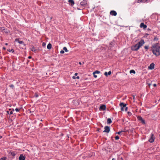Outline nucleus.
<instances>
[{"instance_id": "nucleus-1", "label": "nucleus", "mask_w": 160, "mask_h": 160, "mask_svg": "<svg viewBox=\"0 0 160 160\" xmlns=\"http://www.w3.org/2000/svg\"><path fill=\"white\" fill-rule=\"evenodd\" d=\"M151 50L153 54L156 56L160 55V44L156 43L152 45Z\"/></svg>"}, {"instance_id": "nucleus-2", "label": "nucleus", "mask_w": 160, "mask_h": 160, "mask_svg": "<svg viewBox=\"0 0 160 160\" xmlns=\"http://www.w3.org/2000/svg\"><path fill=\"white\" fill-rule=\"evenodd\" d=\"M144 43V40L142 39L138 43L132 46L131 49L133 51H137Z\"/></svg>"}, {"instance_id": "nucleus-3", "label": "nucleus", "mask_w": 160, "mask_h": 160, "mask_svg": "<svg viewBox=\"0 0 160 160\" xmlns=\"http://www.w3.org/2000/svg\"><path fill=\"white\" fill-rule=\"evenodd\" d=\"M120 106L121 107V110L123 111L124 108L126 106V104L124 103L123 102H121L120 103Z\"/></svg>"}, {"instance_id": "nucleus-4", "label": "nucleus", "mask_w": 160, "mask_h": 160, "mask_svg": "<svg viewBox=\"0 0 160 160\" xmlns=\"http://www.w3.org/2000/svg\"><path fill=\"white\" fill-rule=\"evenodd\" d=\"M154 139L155 138L154 136V135L152 133L151 134L150 138L148 140V141L151 143H152L154 142Z\"/></svg>"}, {"instance_id": "nucleus-5", "label": "nucleus", "mask_w": 160, "mask_h": 160, "mask_svg": "<svg viewBox=\"0 0 160 160\" xmlns=\"http://www.w3.org/2000/svg\"><path fill=\"white\" fill-rule=\"evenodd\" d=\"M105 130L103 131L104 132L108 133L110 131V127L108 126H106L104 128Z\"/></svg>"}, {"instance_id": "nucleus-6", "label": "nucleus", "mask_w": 160, "mask_h": 160, "mask_svg": "<svg viewBox=\"0 0 160 160\" xmlns=\"http://www.w3.org/2000/svg\"><path fill=\"white\" fill-rule=\"evenodd\" d=\"M140 27L141 28H143L144 29H145L147 28V26L146 25L144 24L143 23H141L140 25Z\"/></svg>"}, {"instance_id": "nucleus-7", "label": "nucleus", "mask_w": 160, "mask_h": 160, "mask_svg": "<svg viewBox=\"0 0 160 160\" xmlns=\"http://www.w3.org/2000/svg\"><path fill=\"white\" fill-rule=\"evenodd\" d=\"M138 120L141 121L143 124H145V121L141 116H138Z\"/></svg>"}, {"instance_id": "nucleus-8", "label": "nucleus", "mask_w": 160, "mask_h": 160, "mask_svg": "<svg viewBox=\"0 0 160 160\" xmlns=\"http://www.w3.org/2000/svg\"><path fill=\"white\" fill-rule=\"evenodd\" d=\"M154 64L152 63L148 67V68L152 70L154 68Z\"/></svg>"}, {"instance_id": "nucleus-9", "label": "nucleus", "mask_w": 160, "mask_h": 160, "mask_svg": "<svg viewBox=\"0 0 160 160\" xmlns=\"http://www.w3.org/2000/svg\"><path fill=\"white\" fill-rule=\"evenodd\" d=\"M87 3V1L86 0H83L80 2V4L82 6H84Z\"/></svg>"}, {"instance_id": "nucleus-10", "label": "nucleus", "mask_w": 160, "mask_h": 160, "mask_svg": "<svg viewBox=\"0 0 160 160\" xmlns=\"http://www.w3.org/2000/svg\"><path fill=\"white\" fill-rule=\"evenodd\" d=\"M25 157L23 154L20 155L19 158V160H25Z\"/></svg>"}, {"instance_id": "nucleus-11", "label": "nucleus", "mask_w": 160, "mask_h": 160, "mask_svg": "<svg viewBox=\"0 0 160 160\" xmlns=\"http://www.w3.org/2000/svg\"><path fill=\"white\" fill-rule=\"evenodd\" d=\"M110 14L114 16H116L117 15V13L115 11L113 10L111 11Z\"/></svg>"}, {"instance_id": "nucleus-12", "label": "nucleus", "mask_w": 160, "mask_h": 160, "mask_svg": "<svg viewBox=\"0 0 160 160\" xmlns=\"http://www.w3.org/2000/svg\"><path fill=\"white\" fill-rule=\"evenodd\" d=\"M106 107L105 105H102L100 106V109L102 110H105L106 109Z\"/></svg>"}, {"instance_id": "nucleus-13", "label": "nucleus", "mask_w": 160, "mask_h": 160, "mask_svg": "<svg viewBox=\"0 0 160 160\" xmlns=\"http://www.w3.org/2000/svg\"><path fill=\"white\" fill-rule=\"evenodd\" d=\"M148 1V0H138V3L140 2H146Z\"/></svg>"}, {"instance_id": "nucleus-14", "label": "nucleus", "mask_w": 160, "mask_h": 160, "mask_svg": "<svg viewBox=\"0 0 160 160\" xmlns=\"http://www.w3.org/2000/svg\"><path fill=\"white\" fill-rule=\"evenodd\" d=\"M68 2L71 3V5L72 6L74 4V2L73 0H68Z\"/></svg>"}, {"instance_id": "nucleus-15", "label": "nucleus", "mask_w": 160, "mask_h": 160, "mask_svg": "<svg viewBox=\"0 0 160 160\" xmlns=\"http://www.w3.org/2000/svg\"><path fill=\"white\" fill-rule=\"evenodd\" d=\"M3 32H5L6 33H9L10 32V31L7 29L5 28L4 29Z\"/></svg>"}, {"instance_id": "nucleus-16", "label": "nucleus", "mask_w": 160, "mask_h": 160, "mask_svg": "<svg viewBox=\"0 0 160 160\" xmlns=\"http://www.w3.org/2000/svg\"><path fill=\"white\" fill-rule=\"evenodd\" d=\"M111 73V71H109L108 73L107 72H105L104 75H105L106 76H107L108 75H110Z\"/></svg>"}, {"instance_id": "nucleus-17", "label": "nucleus", "mask_w": 160, "mask_h": 160, "mask_svg": "<svg viewBox=\"0 0 160 160\" xmlns=\"http://www.w3.org/2000/svg\"><path fill=\"white\" fill-rule=\"evenodd\" d=\"M15 41L16 42H17L18 43H19L20 44H22L23 43V42L22 41H19V40L17 38L15 40Z\"/></svg>"}, {"instance_id": "nucleus-18", "label": "nucleus", "mask_w": 160, "mask_h": 160, "mask_svg": "<svg viewBox=\"0 0 160 160\" xmlns=\"http://www.w3.org/2000/svg\"><path fill=\"white\" fill-rule=\"evenodd\" d=\"M7 112L8 114L11 115L13 113L12 111L11 110V109H9V111H7Z\"/></svg>"}, {"instance_id": "nucleus-19", "label": "nucleus", "mask_w": 160, "mask_h": 160, "mask_svg": "<svg viewBox=\"0 0 160 160\" xmlns=\"http://www.w3.org/2000/svg\"><path fill=\"white\" fill-rule=\"evenodd\" d=\"M107 123L108 124H110L112 122V120L110 118H108L107 119Z\"/></svg>"}, {"instance_id": "nucleus-20", "label": "nucleus", "mask_w": 160, "mask_h": 160, "mask_svg": "<svg viewBox=\"0 0 160 160\" xmlns=\"http://www.w3.org/2000/svg\"><path fill=\"white\" fill-rule=\"evenodd\" d=\"M10 153L12 156H14L16 154V153L14 152H10Z\"/></svg>"}, {"instance_id": "nucleus-21", "label": "nucleus", "mask_w": 160, "mask_h": 160, "mask_svg": "<svg viewBox=\"0 0 160 160\" xmlns=\"http://www.w3.org/2000/svg\"><path fill=\"white\" fill-rule=\"evenodd\" d=\"M9 87H10V88H11L12 89H13L14 88V85L12 84H11L9 85Z\"/></svg>"}, {"instance_id": "nucleus-22", "label": "nucleus", "mask_w": 160, "mask_h": 160, "mask_svg": "<svg viewBox=\"0 0 160 160\" xmlns=\"http://www.w3.org/2000/svg\"><path fill=\"white\" fill-rule=\"evenodd\" d=\"M31 50L33 52H35L36 51V49L33 47L31 48Z\"/></svg>"}, {"instance_id": "nucleus-23", "label": "nucleus", "mask_w": 160, "mask_h": 160, "mask_svg": "<svg viewBox=\"0 0 160 160\" xmlns=\"http://www.w3.org/2000/svg\"><path fill=\"white\" fill-rule=\"evenodd\" d=\"M130 73H133L135 74V71L133 70H132L130 71Z\"/></svg>"}, {"instance_id": "nucleus-24", "label": "nucleus", "mask_w": 160, "mask_h": 160, "mask_svg": "<svg viewBox=\"0 0 160 160\" xmlns=\"http://www.w3.org/2000/svg\"><path fill=\"white\" fill-rule=\"evenodd\" d=\"M63 49L66 52H68V50L67 49V48L66 47H64L63 48Z\"/></svg>"}, {"instance_id": "nucleus-25", "label": "nucleus", "mask_w": 160, "mask_h": 160, "mask_svg": "<svg viewBox=\"0 0 160 160\" xmlns=\"http://www.w3.org/2000/svg\"><path fill=\"white\" fill-rule=\"evenodd\" d=\"M100 73V72L98 71H96L93 72V74H99Z\"/></svg>"}, {"instance_id": "nucleus-26", "label": "nucleus", "mask_w": 160, "mask_h": 160, "mask_svg": "<svg viewBox=\"0 0 160 160\" xmlns=\"http://www.w3.org/2000/svg\"><path fill=\"white\" fill-rule=\"evenodd\" d=\"M39 95H38V93H35V94H34V96L36 97V98H38V97Z\"/></svg>"}, {"instance_id": "nucleus-27", "label": "nucleus", "mask_w": 160, "mask_h": 160, "mask_svg": "<svg viewBox=\"0 0 160 160\" xmlns=\"http://www.w3.org/2000/svg\"><path fill=\"white\" fill-rule=\"evenodd\" d=\"M4 29L5 28L4 27L0 28V31L3 32Z\"/></svg>"}, {"instance_id": "nucleus-28", "label": "nucleus", "mask_w": 160, "mask_h": 160, "mask_svg": "<svg viewBox=\"0 0 160 160\" xmlns=\"http://www.w3.org/2000/svg\"><path fill=\"white\" fill-rule=\"evenodd\" d=\"M47 48L48 49H50V43H49L47 46Z\"/></svg>"}, {"instance_id": "nucleus-29", "label": "nucleus", "mask_w": 160, "mask_h": 160, "mask_svg": "<svg viewBox=\"0 0 160 160\" xmlns=\"http://www.w3.org/2000/svg\"><path fill=\"white\" fill-rule=\"evenodd\" d=\"M115 140H118V139H119V137L118 136H117L115 137Z\"/></svg>"}, {"instance_id": "nucleus-30", "label": "nucleus", "mask_w": 160, "mask_h": 160, "mask_svg": "<svg viewBox=\"0 0 160 160\" xmlns=\"http://www.w3.org/2000/svg\"><path fill=\"white\" fill-rule=\"evenodd\" d=\"M46 45V43L44 42H43L42 43V46L43 47H45Z\"/></svg>"}, {"instance_id": "nucleus-31", "label": "nucleus", "mask_w": 160, "mask_h": 160, "mask_svg": "<svg viewBox=\"0 0 160 160\" xmlns=\"http://www.w3.org/2000/svg\"><path fill=\"white\" fill-rule=\"evenodd\" d=\"M15 110L16 112H19L20 111V109H18V108H16L15 109Z\"/></svg>"}, {"instance_id": "nucleus-32", "label": "nucleus", "mask_w": 160, "mask_h": 160, "mask_svg": "<svg viewBox=\"0 0 160 160\" xmlns=\"http://www.w3.org/2000/svg\"><path fill=\"white\" fill-rule=\"evenodd\" d=\"M6 158L5 157H3L0 159V160H6Z\"/></svg>"}, {"instance_id": "nucleus-33", "label": "nucleus", "mask_w": 160, "mask_h": 160, "mask_svg": "<svg viewBox=\"0 0 160 160\" xmlns=\"http://www.w3.org/2000/svg\"><path fill=\"white\" fill-rule=\"evenodd\" d=\"M128 115L130 116H131L132 115V113L130 112H128Z\"/></svg>"}, {"instance_id": "nucleus-34", "label": "nucleus", "mask_w": 160, "mask_h": 160, "mask_svg": "<svg viewBox=\"0 0 160 160\" xmlns=\"http://www.w3.org/2000/svg\"><path fill=\"white\" fill-rule=\"evenodd\" d=\"M8 51L9 52H11V51L12 52H14V50L13 49H12L11 50H8Z\"/></svg>"}, {"instance_id": "nucleus-35", "label": "nucleus", "mask_w": 160, "mask_h": 160, "mask_svg": "<svg viewBox=\"0 0 160 160\" xmlns=\"http://www.w3.org/2000/svg\"><path fill=\"white\" fill-rule=\"evenodd\" d=\"M122 132H123V131H119L117 133H117L118 134H121V133Z\"/></svg>"}, {"instance_id": "nucleus-36", "label": "nucleus", "mask_w": 160, "mask_h": 160, "mask_svg": "<svg viewBox=\"0 0 160 160\" xmlns=\"http://www.w3.org/2000/svg\"><path fill=\"white\" fill-rule=\"evenodd\" d=\"M144 48L145 49H147L148 48V46H146L144 47Z\"/></svg>"}, {"instance_id": "nucleus-37", "label": "nucleus", "mask_w": 160, "mask_h": 160, "mask_svg": "<svg viewBox=\"0 0 160 160\" xmlns=\"http://www.w3.org/2000/svg\"><path fill=\"white\" fill-rule=\"evenodd\" d=\"M60 53L62 54H63L64 53V52L63 50H61L60 51Z\"/></svg>"}, {"instance_id": "nucleus-38", "label": "nucleus", "mask_w": 160, "mask_h": 160, "mask_svg": "<svg viewBox=\"0 0 160 160\" xmlns=\"http://www.w3.org/2000/svg\"><path fill=\"white\" fill-rule=\"evenodd\" d=\"M125 108V110L126 111H127V110H128V107H126Z\"/></svg>"}, {"instance_id": "nucleus-39", "label": "nucleus", "mask_w": 160, "mask_h": 160, "mask_svg": "<svg viewBox=\"0 0 160 160\" xmlns=\"http://www.w3.org/2000/svg\"><path fill=\"white\" fill-rule=\"evenodd\" d=\"M93 74L94 77V78H96L97 77V76L95 75V74Z\"/></svg>"}, {"instance_id": "nucleus-40", "label": "nucleus", "mask_w": 160, "mask_h": 160, "mask_svg": "<svg viewBox=\"0 0 160 160\" xmlns=\"http://www.w3.org/2000/svg\"><path fill=\"white\" fill-rule=\"evenodd\" d=\"M153 86L154 87H156L157 86V85L156 84H153Z\"/></svg>"}, {"instance_id": "nucleus-41", "label": "nucleus", "mask_w": 160, "mask_h": 160, "mask_svg": "<svg viewBox=\"0 0 160 160\" xmlns=\"http://www.w3.org/2000/svg\"><path fill=\"white\" fill-rule=\"evenodd\" d=\"M151 30V29H150V28H148V31H150Z\"/></svg>"}, {"instance_id": "nucleus-42", "label": "nucleus", "mask_w": 160, "mask_h": 160, "mask_svg": "<svg viewBox=\"0 0 160 160\" xmlns=\"http://www.w3.org/2000/svg\"><path fill=\"white\" fill-rule=\"evenodd\" d=\"M78 73H75L74 75H75V76H76L78 75Z\"/></svg>"}, {"instance_id": "nucleus-43", "label": "nucleus", "mask_w": 160, "mask_h": 160, "mask_svg": "<svg viewBox=\"0 0 160 160\" xmlns=\"http://www.w3.org/2000/svg\"><path fill=\"white\" fill-rule=\"evenodd\" d=\"M72 78L74 79H75L76 78V77L75 76H73L72 77Z\"/></svg>"}, {"instance_id": "nucleus-44", "label": "nucleus", "mask_w": 160, "mask_h": 160, "mask_svg": "<svg viewBox=\"0 0 160 160\" xmlns=\"http://www.w3.org/2000/svg\"><path fill=\"white\" fill-rule=\"evenodd\" d=\"M76 78L78 79H79V76H77L76 77Z\"/></svg>"}, {"instance_id": "nucleus-45", "label": "nucleus", "mask_w": 160, "mask_h": 160, "mask_svg": "<svg viewBox=\"0 0 160 160\" xmlns=\"http://www.w3.org/2000/svg\"><path fill=\"white\" fill-rule=\"evenodd\" d=\"M31 58H32V57H31V56H29V57H28V58H29V59Z\"/></svg>"}, {"instance_id": "nucleus-46", "label": "nucleus", "mask_w": 160, "mask_h": 160, "mask_svg": "<svg viewBox=\"0 0 160 160\" xmlns=\"http://www.w3.org/2000/svg\"><path fill=\"white\" fill-rule=\"evenodd\" d=\"M3 49L4 50H5L6 49V48L4 47L3 48Z\"/></svg>"}, {"instance_id": "nucleus-47", "label": "nucleus", "mask_w": 160, "mask_h": 160, "mask_svg": "<svg viewBox=\"0 0 160 160\" xmlns=\"http://www.w3.org/2000/svg\"><path fill=\"white\" fill-rule=\"evenodd\" d=\"M79 64H80V65H81V64H81V62H79Z\"/></svg>"}, {"instance_id": "nucleus-48", "label": "nucleus", "mask_w": 160, "mask_h": 160, "mask_svg": "<svg viewBox=\"0 0 160 160\" xmlns=\"http://www.w3.org/2000/svg\"><path fill=\"white\" fill-rule=\"evenodd\" d=\"M112 160H115V159L114 158H113Z\"/></svg>"}, {"instance_id": "nucleus-49", "label": "nucleus", "mask_w": 160, "mask_h": 160, "mask_svg": "<svg viewBox=\"0 0 160 160\" xmlns=\"http://www.w3.org/2000/svg\"><path fill=\"white\" fill-rule=\"evenodd\" d=\"M2 138V136H0V138Z\"/></svg>"}, {"instance_id": "nucleus-50", "label": "nucleus", "mask_w": 160, "mask_h": 160, "mask_svg": "<svg viewBox=\"0 0 160 160\" xmlns=\"http://www.w3.org/2000/svg\"><path fill=\"white\" fill-rule=\"evenodd\" d=\"M8 45V43H5V45Z\"/></svg>"}, {"instance_id": "nucleus-51", "label": "nucleus", "mask_w": 160, "mask_h": 160, "mask_svg": "<svg viewBox=\"0 0 160 160\" xmlns=\"http://www.w3.org/2000/svg\"><path fill=\"white\" fill-rule=\"evenodd\" d=\"M146 35L147 36L148 35V33H147V34H146Z\"/></svg>"}, {"instance_id": "nucleus-52", "label": "nucleus", "mask_w": 160, "mask_h": 160, "mask_svg": "<svg viewBox=\"0 0 160 160\" xmlns=\"http://www.w3.org/2000/svg\"><path fill=\"white\" fill-rule=\"evenodd\" d=\"M50 46H51H51H52V45H51H51H50Z\"/></svg>"}]
</instances>
